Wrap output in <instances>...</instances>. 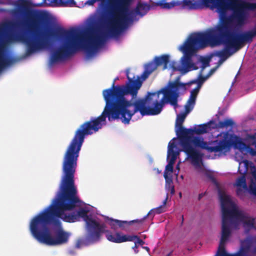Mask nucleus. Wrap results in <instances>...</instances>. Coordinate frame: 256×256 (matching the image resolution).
<instances>
[{
  "label": "nucleus",
  "instance_id": "2",
  "mask_svg": "<svg viewBox=\"0 0 256 256\" xmlns=\"http://www.w3.org/2000/svg\"><path fill=\"white\" fill-rule=\"evenodd\" d=\"M15 6L26 20L24 22L8 20L0 24V73L12 62V58L2 52L5 41L22 42L26 46V53L28 56L49 46L52 38L65 40L54 52L50 58L51 62L64 60L74 55L73 29L66 30L58 27L53 31L41 32L39 30L44 23L45 14L31 9L32 3L28 0H18Z\"/></svg>",
  "mask_w": 256,
  "mask_h": 256
},
{
  "label": "nucleus",
  "instance_id": "22",
  "mask_svg": "<svg viewBox=\"0 0 256 256\" xmlns=\"http://www.w3.org/2000/svg\"><path fill=\"white\" fill-rule=\"evenodd\" d=\"M150 213L151 212L150 211L146 216L140 220H134L130 222L118 220L116 222H118V226L119 228L124 229L126 226H130L134 223L142 224L144 220L148 217V215L150 214Z\"/></svg>",
  "mask_w": 256,
  "mask_h": 256
},
{
  "label": "nucleus",
  "instance_id": "7",
  "mask_svg": "<svg viewBox=\"0 0 256 256\" xmlns=\"http://www.w3.org/2000/svg\"><path fill=\"white\" fill-rule=\"evenodd\" d=\"M52 219L40 213L32 220L30 224V230L32 236L40 243L48 246H58L66 244L70 234L64 230L62 228L56 230L54 236L50 232L48 225L53 224Z\"/></svg>",
  "mask_w": 256,
  "mask_h": 256
},
{
  "label": "nucleus",
  "instance_id": "37",
  "mask_svg": "<svg viewBox=\"0 0 256 256\" xmlns=\"http://www.w3.org/2000/svg\"><path fill=\"white\" fill-rule=\"evenodd\" d=\"M171 193L172 194H174V186H172V188L171 189Z\"/></svg>",
  "mask_w": 256,
  "mask_h": 256
},
{
  "label": "nucleus",
  "instance_id": "39",
  "mask_svg": "<svg viewBox=\"0 0 256 256\" xmlns=\"http://www.w3.org/2000/svg\"><path fill=\"white\" fill-rule=\"evenodd\" d=\"M252 219H254V222L255 223L256 221V217L254 218H252Z\"/></svg>",
  "mask_w": 256,
  "mask_h": 256
},
{
  "label": "nucleus",
  "instance_id": "16",
  "mask_svg": "<svg viewBox=\"0 0 256 256\" xmlns=\"http://www.w3.org/2000/svg\"><path fill=\"white\" fill-rule=\"evenodd\" d=\"M200 76V80L198 82L197 86L190 92V98L185 106V108L186 112H189L193 108L196 103L197 96L200 88L201 84L206 80L204 77H203L202 76Z\"/></svg>",
  "mask_w": 256,
  "mask_h": 256
},
{
  "label": "nucleus",
  "instance_id": "21",
  "mask_svg": "<svg viewBox=\"0 0 256 256\" xmlns=\"http://www.w3.org/2000/svg\"><path fill=\"white\" fill-rule=\"evenodd\" d=\"M150 10V5L146 3L138 2L134 10L135 13L137 15L142 16L146 14Z\"/></svg>",
  "mask_w": 256,
  "mask_h": 256
},
{
  "label": "nucleus",
  "instance_id": "34",
  "mask_svg": "<svg viewBox=\"0 0 256 256\" xmlns=\"http://www.w3.org/2000/svg\"><path fill=\"white\" fill-rule=\"evenodd\" d=\"M184 221V216L182 215V220L180 221V226H182L183 225Z\"/></svg>",
  "mask_w": 256,
  "mask_h": 256
},
{
  "label": "nucleus",
  "instance_id": "5",
  "mask_svg": "<svg viewBox=\"0 0 256 256\" xmlns=\"http://www.w3.org/2000/svg\"><path fill=\"white\" fill-rule=\"evenodd\" d=\"M106 0H88L85 4L93 6L96 2H104ZM132 0H108L106 14L108 18V26L106 32L98 33L92 30L88 37L84 49L90 55L102 45L108 36H118L130 22H133L132 12H128Z\"/></svg>",
  "mask_w": 256,
  "mask_h": 256
},
{
  "label": "nucleus",
  "instance_id": "23",
  "mask_svg": "<svg viewBox=\"0 0 256 256\" xmlns=\"http://www.w3.org/2000/svg\"><path fill=\"white\" fill-rule=\"evenodd\" d=\"M249 190L250 194L256 197V170L252 172Z\"/></svg>",
  "mask_w": 256,
  "mask_h": 256
},
{
  "label": "nucleus",
  "instance_id": "32",
  "mask_svg": "<svg viewBox=\"0 0 256 256\" xmlns=\"http://www.w3.org/2000/svg\"><path fill=\"white\" fill-rule=\"evenodd\" d=\"M138 246L137 244H134V246L132 248L136 254H138V250H137Z\"/></svg>",
  "mask_w": 256,
  "mask_h": 256
},
{
  "label": "nucleus",
  "instance_id": "11",
  "mask_svg": "<svg viewBox=\"0 0 256 256\" xmlns=\"http://www.w3.org/2000/svg\"><path fill=\"white\" fill-rule=\"evenodd\" d=\"M220 198L222 212V226H228V220L238 210L229 196L220 193Z\"/></svg>",
  "mask_w": 256,
  "mask_h": 256
},
{
  "label": "nucleus",
  "instance_id": "41",
  "mask_svg": "<svg viewBox=\"0 0 256 256\" xmlns=\"http://www.w3.org/2000/svg\"><path fill=\"white\" fill-rule=\"evenodd\" d=\"M180 196H182V194L181 193H180Z\"/></svg>",
  "mask_w": 256,
  "mask_h": 256
},
{
  "label": "nucleus",
  "instance_id": "25",
  "mask_svg": "<svg viewBox=\"0 0 256 256\" xmlns=\"http://www.w3.org/2000/svg\"><path fill=\"white\" fill-rule=\"evenodd\" d=\"M218 126L220 128H232L235 125V122L232 118H225L223 121H220L218 124Z\"/></svg>",
  "mask_w": 256,
  "mask_h": 256
},
{
  "label": "nucleus",
  "instance_id": "19",
  "mask_svg": "<svg viewBox=\"0 0 256 256\" xmlns=\"http://www.w3.org/2000/svg\"><path fill=\"white\" fill-rule=\"evenodd\" d=\"M176 158L175 156H172V157H170L169 160H168V164L166 166V168L164 174V176L166 180V182H168V180L170 182H172V180L171 178H168V174H171L173 172L174 170V164L175 163Z\"/></svg>",
  "mask_w": 256,
  "mask_h": 256
},
{
  "label": "nucleus",
  "instance_id": "42",
  "mask_svg": "<svg viewBox=\"0 0 256 256\" xmlns=\"http://www.w3.org/2000/svg\"><path fill=\"white\" fill-rule=\"evenodd\" d=\"M1 3H2V2H0V4H1Z\"/></svg>",
  "mask_w": 256,
  "mask_h": 256
},
{
  "label": "nucleus",
  "instance_id": "8",
  "mask_svg": "<svg viewBox=\"0 0 256 256\" xmlns=\"http://www.w3.org/2000/svg\"><path fill=\"white\" fill-rule=\"evenodd\" d=\"M78 218L80 217L84 218L86 222V234L84 240L86 245H90L98 242L102 234L106 235L109 233L110 230L106 229L105 223H100L95 219L88 215V211L84 208H80L76 212Z\"/></svg>",
  "mask_w": 256,
  "mask_h": 256
},
{
  "label": "nucleus",
  "instance_id": "33",
  "mask_svg": "<svg viewBox=\"0 0 256 256\" xmlns=\"http://www.w3.org/2000/svg\"><path fill=\"white\" fill-rule=\"evenodd\" d=\"M81 242H82L80 240H78V242H77V244H76V246L78 248H80V245L81 244Z\"/></svg>",
  "mask_w": 256,
  "mask_h": 256
},
{
  "label": "nucleus",
  "instance_id": "31",
  "mask_svg": "<svg viewBox=\"0 0 256 256\" xmlns=\"http://www.w3.org/2000/svg\"><path fill=\"white\" fill-rule=\"evenodd\" d=\"M175 64H176V62H172L171 64V68H172V70H174V71H176V70H178V71H180V70H182V69L180 68H176V66H175Z\"/></svg>",
  "mask_w": 256,
  "mask_h": 256
},
{
  "label": "nucleus",
  "instance_id": "17",
  "mask_svg": "<svg viewBox=\"0 0 256 256\" xmlns=\"http://www.w3.org/2000/svg\"><path fill=\"white\" fill-rule=\"evenodd\" d=\"M234 185L237 187L236 193L240 198H244L245 191H248L250 194V185L248 186L244 175L238 178Z\"/></svg>",
  "mask_w": 256,
  "mask_h": 256
},
{
  "label": "nucleus",
  "instance_id": "30",
  "mask_svg": "<svg viewBox=\"0 0 256 256\" xmlns=\"http://www.w3.org/2000/svg\"><path fill=\"white\" fill-rule=\"evenodd\" d=\"M150 74V72L146 70H144V72H143V73L142 74V76H141V77L139 76H138L136 78L139 77L140 78V80L142 81V82L144 80H146L148 77V76Z\"/></svg>",
  "mask_w": 256,
  "mask_h": 256
},
{
  "label": "nucleus",
  "instance_id": "40",
  "mask_svg": "<svg viewBox=\"0 0 256 256\" xmlns=\"http://www.w3.org/2000/svg\"><path fill=\"white\" fill-rule=\"evenodd\" d=\"M176 168L179 169V166L178 164L176 166Z\"/></svg>",
  "mask_w": 256,
  "mask_h": 256
},
{
  "label": "nucleus",
  "instance_id": "26",
  "mask_svg": "<svg viewBox=\"0 0 256 256\" xmlns=\"http://www.w3.org/2000/svg\"><path fill=\"white\" fill-rule=\"evenodd\" d=\"M168 198V194H167L165 200L163 201V204L156 208L154 209V210H150V211L151 213L150 214H149V216H150L152 214V212L157 214H160L164 212L165 211V210H164V206L166 204Z\"/></svg>",
  "mask_w": 256,
  "mask_h": 256
},
{
  "label": "nucleus",
  "instance_id": "20",
  "mask_svg": "<svg viewBox=\"0 0 256 256\" xmlns=\"http://www.w3.org/2000/svg\"><path fill=\"white\" fill-rule=\"evenodd\" d=\"M169 62L170 56L168 54H162L160 56H156L154 59V63L156 68L162 66L164 70L167 68Z\"/></svg>",
  "mask_w": 256,
  "mask_h": 256
},
{
  "label": "nucleus",
  "instance_id": "10",
  "mask_svg": "<svg viewBox=\"0 0 256 256\" xmlns=\"http://www.w3.org/2000/svg\"><path fill=\"white\" fill-rule=\"evenodd\" d=\"M230 6L235 8L238 15L236 16L238 22L240 24H245L248 16V11L256 10V3L246 2L244 0H230Z\"/></svg>",
  "mask_w": 256,
  "mask_h": 256
},
{
  "label": "nucleus",
  "instance_id": "36",
  "mask_svg": "<svg viewBox=\"0 0 256 256\" xmlns=\"http://www.w3.org/2000/svg\"><path fill=\"white\" fill-rule=\"evenodd\" d=\"M204 196V194L202 193L199 194L198 199L200 200Z\"/></svg>",
  "mask_w": 256,
  "mask_h": 256
},
{
  "label": "nucleus",
  "instance_id": "38",
  "mask_svg": "<svg viewBox=\"0 0 256 256\" xmlns=\"http://www.w3.org/2000/svg\"><path fill=\"white\" fill-rule=\"evenodd\" d=\"M172 252H170L168 254H166L165 256H171Z\"/></svg>",
  "mask_w": 256,
  "mask_h": 256
},
{
  "label": "nucleus",
  "instance_id": "12",
  "mask_svg": "<svg viewBox=\"0 0 256 256\" xmlns=\"http://www.w3.org/2000/svg\"><path fill=\"white\" fill-rule=\"evenodd\" d=\"M234 213V214L228 220V228L231 232L233 226H236L238 222H242L244 226L248 228V230L255 228L254 219H252V218L248 216V215L238 210L237 212H235Z\"/></svg>",
  "mask_w": 256,
  "mask_h": 256
},
{
  "label": "nucleus",
  "instance_id": "35",
  "mask_svg": "<svg viewBox=\"0 0 256 256\" xmlns=\"http://www.w3.org/2000/svg\"><path fill=\"white\" fill-rule=\"evenodd\" d=\"M142 248L146 250L148 252H150V248L148 246H142Z\"/></svg>",
  "mask_w": 256,
  "mask_h": 256
},
{
  "label": "nucleus",
  "instance_id": "29",
  "mask_svg": "<svg viewBox=\"0 0 256 256\" xmlns=\"http://www.w3.org/2000/svg\"><path fill=\"white\" fill-rule=\"evenodd\" d=\"M108 224L111 226L112 229L116 230L117 228L118 224L116 222L118 220H114L112 218H107Z\"/></svg>",
  "mask_w": 256,
  "mask_h": 256
},
{
  "label": "nucleus",
  "instance_id": "6",
  "mask_svg": "<svg viewBox=\"0 0 256 256\" xmlns=\"http://www.w3.org/2000/svg\"><path fill=\"white\" fill-rule=\"evenodd\" d=\"M212 124H214V122L210 120L206 124L198 125L194 129L188 128L190 130L184 136V142L182 141L180 144L182 151L196 167L200 168L203 156V154L196 148L205 150L208 152H218L226 150L230 146V142L224 138L216 140L208 143L204 141L203 138L194 136V134H202L207 133Z\"/></svg>",
  "mask_w": 256,
  "mask_h": 256
},
{
  "label": "nucleus",
  "instance_id": "4",
  "mask_svg": "<svg viewBox=\"0 0 256 256\" xmlns=\"http://www.w3.org/2000/svg\"><path fill=\"white\" fill-rule=\"evenodd\" d=\"M82 146V145L72 142L68 146L62 163L60 192L52 203L40 212L52 218L53 224L56 226H61L58 218L68 222H73L78 220L76 212L66 214L64 212L74 210L81 206L82 202L77 196L78 192L74 186V174Z\"/></svg>",
  "mask_w": 256,
  "mask_h": 256
},
{
  "label": "nucleus",
  "instance_id": "28",
  "mask_svg": "<svg viewBox=\"0 0 256 256\" xmlns=\"http://www.w3.org/2000/svg\"><path fill=\"white\" fill-rule=\"evenodd\" d=\"M157 68L154 62H151L147 64L145 66L144 70L151 74L154 70Z\"/></svg>",
  "mask_w": 256,
  "mask_h": 256
},
{
  "label": "nucleus",
  "instance_id": "24",
  "mask_svg": "<svg viewBox=\"0 0 256 256\" xmlns=\"http://www.w3.org/2000/svg\"><path fill=\"white\" fill-rule=\"evenodd\" d=\"M176 148V144L174 142L170 141L168 143V154L167 159L169 160L170 157H172V156H175L176 158L179 154L178 152H176L174 150V148Z\"/></svg>",
  "mask_w": 256,
  "mask_h": 256
},
{
  "label": "nucleus",
  "instance_id": "27",
  "mask_svg": "<svg viewBox=\"0 0 256 256\" xmlns=\"http://www.w3.org/2000/svg\"><path fill=\"white\" fill-rule=\"evenodd\" d=\"M54 2H58L59 1L60 6H73L75 4L76 2L74 0H52Z\"/></svg>",
  "mask_w": 256,
  "mask_h": 256
},
{
  "label": "nucleus",
  "instance_id": "9",
  "mask_svg": "<svg viewBox=\"0 0 256 256\" xmlns=\"http://www.w3.org/2000/svg\"><path fill=\"white\" fill-rule=\"evenodd\" d=\"M201 36L200 32L192 34L184 44L181 46L180 50L184 52V56L182 58V64L186 68L185 72L188 71V68L190 66L191 57L199 48H203L201 44Z\"/></svg>",
  "mask_w": 256,
  "mask_h": 256
},
{
  "label": "nucleus",
  "instance_id": "3",
  "mask_svg": "<svg viewBox=\"0 0 256 256\" xmlns=\"http://www.w3.org/2000/svg\"><path fill=\"white\" fill-rule=\"evenodd\" d=\"M230 0H183L170 2L162 0L156 3V6L164 9H170L175 6H180L182 8L188 10L202 9L204 6L212 10L216 8L222 23L216 28H208L204 32H200L201 44L204 48L208 46H215L224 44V49L216 51L214 54L220 58L219 62L222 63L244 44L237 34H230L229 25L230 24L234 22L239 26H244L238 23L236 16L238 14L235 8L230 6Z\"/></svg>",
  "mask_w": 256,
  "mask_h": 256
},
{
  "label": "nucleus",
  "instance_id": "13",
  "mask_svg": "<svg viewBox=\"0 0 256 256\" xmlns=\"http://www.w3.org/2000/svg\"><path fill=\"white\" fill-rule=\"evenodd\" d=\"M107 240L111 242L114 243H122L126 242H134V244L138 246H142L144 244V242L136 235L123 234L122 232H116L115 234H112L110 231L109 233L106 234Z\"/></svg>",
  "mask_w": 256,
  "mask_h": 256
},
{
  "label": "nucleus",
  "instance_id": "1",
  "mask_svg": "<svg viewBox=\"0 0 256 256\" xmlns=\"http://www.w3.org/2000/svg\"><path fill=\"white\" fill-rule=\"evenodd\" d=\"M126 74L128 81L126 84L115 86V82L118 80L116 77L112 87L103 90L106 103L104 111L98 117L92 118L82 124L76 130L71 142L82 145L86 136L91 135L102 128L106 117L109 121L120 118L123 123L128 124L138 112L142 116L157 115L161 112L165 103H169L176 108L180 96L179 89L186 90V84L197 82L196 80H193L188 84L182 83L178 76L174 82H169L166 86L158 92H148L144 98L136 99L142 81L139 77L130 78L128 70Z\"/></svg>",
  "mask_w": 256,
  "mask_h": 256
},
{
  "label": "nucleus",
  "instance_id": "18",
  "mask_svg": "<svg viewBox=\"0 0 256 256\" xmlns=\"http://www.w3.org/2000/svg\"><path fill=\"white\" fill-rule=\"evenodd\" d=\"M242 148L250 156H256V135H252L250 136L249 144H246L242 143Z\"/></svg>",
  "mask_w": 256,
  "mask_h": 256
},
{
  "label": "nucleus",
  "instance_id": "15",
  "mask_svg": "<svg viewBox=\"0 0 256 256\" xmlns=\"http://www.w3.org/2000/svg\"><path fill=\"white\" fill-rule=\"evenodd\" d=\"M185 118L186 115L184 114H180L178 115L176 120V132L180 140V144H181L182 141L184 142V136H186V132L190 130L188 128H184L182 126Z\"/></svg>",
  "mask_w": 256,
  "mask_h": 256
},
{
  "label": "nucleus",
  "instance_id": "14",
  "mask_svg": "<svg viewBox=\"0 0 256 256\" xmlns=\"http://www.w3.org/2000/svg\"><path fill=\"white\" fill-rule=\"evenodd\" d=\"M230 235L231 232L228 226H222L221 238L216 256H242L240 252L234 254H229L226 252L225 249V244L228 240Z\"/></svg>",
  "mask_w": 256,
  "mask_h": 256
}]
</instances>
